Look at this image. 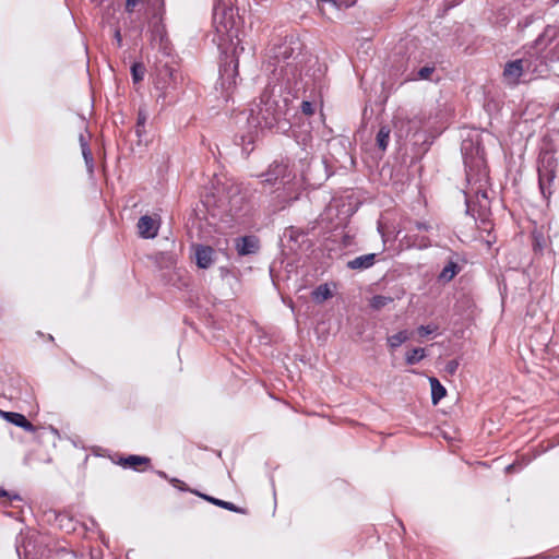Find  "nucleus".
Instances as JSON below:
<instances>
[{"mask_svg": "<svg viewBox=\"0 0 559 559\" xmlns=\"http://www.w3.org/2000/svg\"><path fill=\"white\" fill-rule=\"evenodd\" d=\"M157 474H158V476H160V477H163L165 479H168V477H167L165 472L159 471V472H157Z\"/></svg>", "mask_w": 559, "mask_h": 559, "instance_id": "38", "label": "nucleus"}, {"mask_svg": "<svg viewBox=\"0 0 559 559\" xmlns=\"http://www.w3.org/2000/svg\"><path fill=\"white\" fill-rule=\"evenodd\" d=\"M285 87L283 85L272 84L269 82L259 97V102H254L249 109L247 117L248 133L238 136V144L241 145L242 151L249 154L257 141L259 133L264 129L274 128L281 119L285 116L288 98L282 97V92Z\"/></svg>", "mask_w": 559, "mask_h": 559, "instance_id": "1", "label": "nucleus"}, {"mask_svg": "<svg viewBox=\"0 0 559 559\" xmlns=\"http://www.w3.org/2000/svg\"><path fill=\"white\" fill-rule=\"evenodd\" d=\"M236 251L240 257L254 254L258 252L260 246L259 240L254 236H243L235 240Z\"/></svg>", "mask_w": 559, "mask_h": 559, "instance_id": "8", "label": "nucleus"}, {"mask_svg": "<svg viewBox=\"0 0 559 559\" xmlns=\"http://www.w3.org/2000/svg\"><path fill=\"white\" fill-rule=\"evenodd\" d=\"M412 123L413 122L411 120H404L401 118L395 119L394 127L396 129V135L399 138H403L404 135L406 136L408 134Z\"/></svg>", "mask_w": 559, "mask_h": 559, "instance_id": "24", "label": "nucleus"}, {"mask_svg": "<svg viewBox=\"0 0 559 559\" xmlns=\"http://www.w3.org/2000/svg\"><path fill=\"white\" fill-rule=\"evenodd\" d=\"M148 119V115L145 109H139L138 119L135 124V134L139 139V142L143 141L144 135L146 134L145 124Z\"/></svg>", "mask_w": 559, "mask_h": 559, "instance_id": "16", "label": "nucleus"}, {"mask_svg": "<svg viewBox=\"0 0 559 559\" xmlns=\"http://www.w3.org/2000/svg\"><path fill=\"white\" fill-rule=\"evenodd\" d=\"M527 61L523 59L512 60L506 63L503 69V80L509 85H516L524 73Z\"/></svg>", "mask_w": 559, "mask_h": 559, "instance_id": "7", "label": "nucleus"}, {"mask_svg": "<svg viewBox=\"0 0 559 559\" xmlns=\"http://www.w3.org/2000/svg\"><path fill=\"white\" fill-rule=\"evenodd\" d=\"M217 11L214 12V23L218 36V46L223 48L229 43L231 47V56L227 55L228 48H225V61L219 69V85L224 93L223 97L228 100L237 84L239 56L245 51L241 39L238 37L237 31L231 27V22L217 24Z\"/></svg>", "mask_w": 559, "mask_h": 559, "instance_id": "3", "label": "nucleus"}, {"mask_svg": "<svg viewBox=\"0 0 559 559\" xmlns=\"http://www.w3.org/2000/svg\"><path fill=\"white\" fill-rule=\"evenodd\" d=\"M114 38L117 47H122V36L119 27H115L114 29Z\"/></svg>", "mask_w": 559, "mask_h": 559, "instance_id": "32", "label": "nucleus"}, {"mask_svg": "<svg viewBox=\"0 0 559 559\" xmlns=\"http://www.w3.org/2000/svg\"><path fill=\"white\" fill-rule=\"evenodd\" d=\"M527 559H538V557H530V558H527Z\"/></svg>", "mask_w": 559, "mask_h": 559, "instance_id": "42", "label": "nucleus"}, {"mask_svg": "<svg viewBox=\"0 0 559 559\" xmlns=\"http://www.w3.org/2000/svg\"><path fill=\"white\" fill-rule=\"evenodd\" d=\"M437 329H438V326L433 325V324L420 325V326H418L417 332L420 336H427V335L436 332Z\"/></svg>", "mask_w": 559, "mask_h": 559, "instance_id": "31", "label": "nucleus"}, {"mask_svg": "<svg viewBox=\"0 0 559 559\" xmlns=\"http://www.w3.org/2000/svg\"><path fill=\"white\" fill-rule=\"evenodd\" d=\"M390 133L391 130L388 126H382L377 133L376 143L382 152H384L389 145Z\"/></svg>", "mask_w": 559, "mask_h": 559, "instance_id": "18", "label": "nucleus"}, {"mask_svg": "<svg viewBox=\"0 0 559 559\" xmlns=\"http://www.w3.org/2000/svg\"><path fill=\"white\" fill-rule=\"evenodd\" d=\"M139 235L142 238L150 239L155 238L158 233V225L155 219L148 215H143L138 222Z\"/></svg>", "mask_w": 559, "mask_h": 559, "instance_id": "9", "label": "nucleus"}, {"mask_svg": "<svg viewBox=\"0 0 559 559\" xmlns=\"http://www.w3.org/2000/svg\"><path fill=\"white\" fill-rule=\"evenodd\" d=\"M515 469V464H510L506 467V471L509 473L511 471H514Z\"/></svg>", "mask_w": 559, "mask_h": 559, "instance_id": "37", "label": "nucleus"}, {"mask_svg": "<svg viewBox=\"0 0 559 559\" xmlns=\"http://www.w3.org/2000/svg\"><path fill=\"white\" fill-rule=\"evenodd\" d=\"M393 301L392 297L389 296H382V295H376L370 300L371 308L376 310H380L381 308H384L389 304Z\"/></svg>", "mask_w": 559, "mask_h": 559, "instance_id": "26", "label": "nucleus"}, {"mask_svg": "<svg viewBox=\"0 0 559 559\" xmlns=\"http://www.w3.org/2000/svg\"><path fill=\"white\" fill-rule=\"evenodd\" d=\"M31 544L29 540H27V537L24 535H20L16 539V552L20 559L27 558L29 550L28 545Z\"/></svg>", "mask_w": 559, "mask_h": 559, "instance_id": "22", "label": "nucleus"}, {"mask_svg": "<svg viewBox=\"0 0 559 559\" xmlns=\"http://www.w3.org/2000/svg\"><path fill=\"white\" fill-rule=\"evenodd\" d=\"M429 382L431 386V401L433 405H437L445 396L447 390L435 377L429 378Z\"/></svg>", "mask_w": 559, "mask_h": 559, "instance_id": "15", "label": "nucleus"}, {"mask_svg": "<svg viewBox=\"0 0 559 559\" xmlns=\"http://www.w3.org/2000/svg\"><path fill=\"white\" fill-rule=\"evenodd\" d=\"M169 481H170L175 487L179 488V489H180V490H182V491L188 490V489L186 488L185 483H183V481H181V480H179V479H177V478H171V479H169Z\"/></svg>", "mask_w": 559, "mask_h": 559, "instance_id": "35", "label": "nucleus"}, {"mask_svg": "<svg viewBox=\"0 0 559 559\" xmlns=\"http://www.w3.org/2000/svg\"><path fill=\"white\" fill-rule=\"evenodd\" d=\"M331 296H332V293H331L330 288L328 287V285H320L312 293L313 299L318 302L326 300Z\"/></svg>", "mask_w": 559, "mask_h": 559, "instance_id": "25", "label": "nucleus"}, {"mask_svg": "<svg viewBox=\"0 0 559 559\" xmlns=\"http://www.w3.org/2000/svg\"><path fill=\"white\" fill-rule=\"evenodd\" d=\"M554 2H555V3H558V2H559V0H554Z\"/></svg>", "mask_w": 559, "mask_h": 559, "instance_id": "43", "label": "nucleus"}, {"mask_svg": "<svg viewBox=\"0 0 559 559\" xmlns=\"http://www.w3.org/2000/svg\"><path fill=\"white\" fill-rule=\"evenodd\" d=\"M260 177L262 178V183L286 186L295 176L288 163L275 160Z\"/></svg>", "mask_w": 559, "mask_h": 559, "instance_id": "6", "label": "nucleus"}, {"mask_svg": "<svg viewBox=\"0 0 559 559\" xmlns=\"http://www.w3.org/2000/svg\"><path fill=\"white\" fill-rule=\"evenodd\" d=\"M460 271L459 265L450 261L440 272L439 280L443 282H450Z\"/></svg>", "mask_w": 559, "mask_h": 559, "instance_id": "19", "label": "nucleus"}, {"mask_svg": "<svg viewBox=\"0 0 559 559\" xmlns=\"http://www.w3.org/2000/svg\"><path fill=\"white\" fill-rule=\"evenodd\" d=\"M145 67L141 62H134L131 67V75L134 83H139L144 79Z\"/></svg>", "mask_w": 559, "mask_h": 559, "instance_id": "27", "label": "nucleus"}, {"mask_svg": "<svg viewBox=\"0 0 559 559\" xmlns=\"http://www.w3.org/2000/svg\"><path fill=\"white\" fill-rule=\"evenodd\" d=\"M82 155L88 171L92 173L94 167V158L91 148L84 147V150H82Z\"/></svg>", "mask_w": 559, "mask_h": 559, "instance_id": "30", "label": "nucleus"}, {"mask_svg": "<svg viewBox=\"0 0 559 559\" xmlns=\"http://www.w3.org/2000/svg\"><path fill=\"white\" fill-rule=\"evenodd\" d=\"M457 367H459V362H457L456 360H450V361L447 364L445 369H447V371H448L449 373H452V374H453V373L456 371Z\"/></svg>", "mask_w": 559, "mask_h": 559, "instance_id": "34", "label": "nucleus"}, {"mask_svg": "<svg viewBox=\"0 0 559 559\" xmlns=\"http://www.w3.org/2000/svg\"><path fill=\"white\" fill-rule=\"evenodd\" d=\"M317 105L310 100H302L300 105L301 112L306 116H312L316 112Z\"/></svg>", "mask_w": 559, "mask_h": 559, "instance_id": "29", "label": "nucleus"}, {"mask_svg": "<svg viewBox=\"0 0 559 559\" xmlns=\"http://www.w3.org/2000/svg\"><path fill=\"white\" fill-rule=\"evenodd\" d=\"M299 44L293 37L285 38L270 49L269 59L265 62V70L271 72L272 80L283 85L285 90L292 88L300 76V69L296 62V51Z\"/></svg>", "mask_w": 559, "mask_h": 559, "instance_id": "4", "label": "nucleus"}, {"mask_svg": "<svg viewBox=\"0 0 559 559\" xmlns=\"http://www.w3.org/2000/svg\"><path fill=\"white\" fill-rule=\"evenodd\" d=\"M7 496H9V493L5 490L0 489V497H7Z\"/></svg>", "mask_w": 559, "mask_h": 559, "instance_id": "39", "label": "nucleus"}, {"mask_svg": "<svg viewBox=\"0 0 559 559\" xmlns=\"http://www.w3.org/2000/svg\"><path fill=\"white\" fill-rule=\"evenodd\" d=\"M479 135L464 139L461 152L464 159L467 188L465 190L467 213L474 212L475 202L479 206V216H485L489 209L488 185L489 176L485 159V150L480 145Z\"/></svg>", "mask_w": 559, "mask_h": 559, "instance_id": "2", "label": "nucleus"}, {"mask_svg": "<svg viewBox=\"0 0 559 559\" xmlns=\"http://www.w3.org/2000/svg\"><path fill=\"white\" fill-rule=\"evenodd\" d=\"M157 2H162V0H156Z\"/></svg>", "mask_w": 559, "mask_h": 559, "instance_id": "44", "label": "nucleus"}, {"mask_svg": "<svg viewBox=\"0 0 559 559\" xmlns=\"http://www.w3.org/2000/svg\"><path fill=\"white\" fill-rule=\"evenodd\" d=\"M1 415L11 424L23 428L25 431L34 432V425L26 419V417L20 413L14 412H0Z\"/></svg>", "mask_w": 559, "mask_h": 559, "instance_id": "11", "label": "nucleus"}, {"mask_svg": "<svg viewBox=\"0 0 559 559\" xmlns=\"http://www.w3.org/2000/svg\"><path fill=\"white\" fill-rule=\"evenodd\" d=\"M557 159L554 153L545 151L538 157V186L545 199H549L554 192V181L557 173Z\"/></svg>", "mask_w": 559, "mask_h": 559, "instance_id": "5", "label": "nucleus"}, {"mask_svg": "<svg viewBox=\"0 0 559 559\" xmlns=\"http://www.w3.org/2000/svg\"><path fill=\"white\" fill-rule=\"evenodd\" d=\"M79 142H80L81 150H84V147H90L87 139L83 133L80 134Z\"/></svg>", "mask_w": 559, "mask_h": 559, "instance_id": "36", "label": "nucleus"}, {"mask_svg": "<svg viewBox=\"0 0 559 559\" xmlns=\"http://www.w3.org/2000/svg\"><path fill=\"white\" fill-rule=\"evenodd\" d=\"M426 357L425 348L417 347L406 353L405 361L407 365L413 366Z\"/></svg>", "mask_w": 559, "mask_h": 559, "instance_id": "20", "label": "nucleus"}, {"mask_svg": "<svg viewBox=\"0 0 559 559\" xmlns=\"http://www.w3.org/2000/svg\"><path fill=\"white\" fill-rule=\"evenodd\" d=\"M409 338V334L406 330L400 331L388 337V345L391 348H396L405 343Z\"/></svg>", "mask_w": 559, "mask_h": 559, "instance_id": "21", "label": "nucleus"}, {"mask_svg": "<svg viewBox=\"0 0 559 559\" xmlns=\"http://www.w3.org/2000/svg\"><path fill=\"white\" fill-rule=\"evenodd\" d=\"M195 495L200 496L201 498H203L204 500L217 506V507H221L223 509H226V510H229V511H233V512H241V510L235 506L234 503L231 502H228V501H225V500H221V499H217V498H214V497H211V496H207V495H204V493H200L198 491H193Z\"/></svg>", "mask_w": 559, "mask_h": 559, "instance_id": "17", "label": "nucleus"}, {"mask_svg": "<svg viewBox=\"0 0 559 559\" xmlns=\"http://www.w3.org/2000/svg\"><path fill=\"white\" fill-rule=\"evenodd\" d=\"M214 261V250L210 246H197L195 248V262L201 269H207Z\"/></svg>", "mask_w": 559, "mask_h": 559, "instance_id": "10", "label": "nucleus"}, {"mask_svg": "<svg viewBox=\"0 0 559 559\" xmlns=\"http://www.w3.org/2000/svg\"><path fill=\"white\" fill-rule=\"evenodd\" d=\"M374 261H376V254L368 253V254L356 257L353 260H349L346 265L350 270H367L374 264Z\"/></svg>", "mask_w": 559, "mask_h": 559, "instance_id": "13", "label": "nucleus"}, {"mask_svg": "<svg viewBox=\"0 0 559 559\" xmlns=\"http://www.w3.org/2000/svg\"><path fill=\"white\" fill-rule=\"evenodd\" d=\"M415 226V230L417 231H421V230H425V231H429L431 229V226L427 223H423V222H416L414 224Z\"/></svg>", "mask_w": 559, "mask_h": 559, "instance_id": "33", "label": "nucleus"}, {"mask_svg": "<svg viewBox=\"0 0 559 559\" xmlns=\"http://www.w3.org/2000/svg\"><path fill=\"white\" fill-rule=\"evenodd\" d=\"M433 72H435L433 66H425L417 71L415 79L416 80H429Z\"/></svg>", "mask_w": 559, "mask_h": 559, "instance_id": "28", "label": "nucleus"}, {"mask_svg": "<svg viewBox=\"0 0 559 559\" xmlns=\"http://www.w3.org/2000/svg\"><path fill=\"white\" fill-rule=\"evenodd\" d=\"M555 36H556V28L554 26H547L545 28V31L543 32V34H540L538 36V38L536 39V44L546 46L552 41Z\"/></svg>", "mask_w": 559, "mask_h": 559, "instance_id": "23", "label": "nucleus"}, {"mask_svg": "<svg viewBox=\"0 0 559 559\" xmlns=\"http://www.w3.org/2000/svg\"><path fill=\"white\" fill-rule=\"evenodd\" d=\"M12 499H20L19 495H14Z\"/></svg>", "mask_w": 559, "mask_h": 559, "instance_id": "40", "label": "nucleus"}, {"mask_svg": "<svg viewBox=\"0 0 559 559\" xmlns=\"http://www.w3.org/2000/svg\"><path fill=\"white\" fill-rule=\"evenodd\" d=\"M150 463V459L146 456H140V455H129L127 457H121L118 461V464H120L123 467L133 468L135 471H139V466L142 464L147 465Z\"/></svg>", "mask_w": 559, "mask_h": 559, "instance_id": "14", "label": "nucleus"}, {"mask_svg": "<svg viewBox=\"0 0 559 559\" xmlns=\"http://www.w3.org/2000/svg\"><path fill=\"white\" fill-rule=\"evenodd\" d=\"M414 229H409L408 234L404 237V242L408 248L427 249L431 246V241L426 236H420L413 233Z\"/></svg>", "mask_w": 559, "mask_h": 559, "instance_id": "12", "label": "nucleus"}, {"mask_svg": "<svg viewBox=\"0 0 559 559\" xmlns=\"http://www.w3.org/2000/svg\"><path fill=\"white\" fill-rule=\"evenodd\" d=\"M167 74L171 76V71L167 69Z\"/></svg>", "mask_w": 559, "mask_h": 559, "instance_id": "41", "label": "nucleus"}]
</instances>
